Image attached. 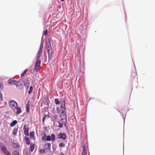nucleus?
Returning <instances> with one entry per match:
<instances>
[{"instance_id": "1", "label": "nucleus", "mask_w": 155, "mask_h": 155, "mask_svg": "<svg viewBox=\"0 0 155 155\" xmlns=\"http://www.w3.org/2000/svg\"><path fill=\"white\" fill-rule=\"evenodd\" d=\"M65 100L63 99L60 101V108L61 112L60 114V117L62 124L64 126L67 127V115L65 112Z\"/></svg>"}, {"instance_id": "2", "label": "nucleus", "mask_w": 155, "mask_h": 155, "mask_svg": "<svg viewBox=\"0 0 155 155\" xmlns=\"http://www.w3.org/2000/svg\"><path fill=\"white\" fill-rule=\"evenodd\" d=\"M48 54V58H51L53 53L50 41H49L46 44Z\"/></svg>"}, {"instance_id": "3", "label": "nucleus", "mask_w": 155, "mask_h": 155, "mask_svg": "<svg viewBox=\"0 0 155 155\" xmlns=\"http://www.w3.org/2000/svg\"><path fill=\"white\" fill-rule=\"evenodd\" d=\"M10 107L14 111L15 110L16 107L18 106L17 103L13 100L10 101L8 102Z\"/></svg>"}, {"instance_id": "4", "label": "nucleus", "mask_w": 155, "mask_h": 155, "mask_svg": "<svg viewBox=\"0 0 155 155\" xmlns=\"http://www.w3.org/2000/svg\"><path fill=\"white\" fill-rule=\"evenodd\" d=\"M0 149L2 150V152L4 153L8 152V151L7 149V148L3 143L0 142Z\"/></svg>"}, {"instance_id": "5", "label": "nucleus", "mask_w": 155, "mask_h": 155, "mask_svg": "<svg viewBox=\"0 0 155 155\" xmlns=\"http://www.w3.org/2000/svg\"><path fill=\"white\" fill-rule=\"evenodd\" d=\"M28 125H24L23 128V131L24 134L26 136H28L29 135L28 129Z\"/></svg>"}, {"instance_id": "6", "label": "nucleus", "mask_w": 155, "mask_h": 155, "mask_svg": "<svg viewBox=\"0 0 155 155\" xmlns=\"http://www.w3.org/2000/svg\"><path fill=\"white\" fill-rule=\"evenodd\" d=\"M45 149L47 152H48L50 150L51 144L50 143H46L44 145Z\"/></svg>"}, {"instance_id": "7", "label": "nucleus", "mask_w": 155, "mask_h": 155, "mask_svg": "<svg viewBox=\"0 0 155 155\" xmlns=\"http://www.w3.org/2000/svg\"><path fill=\"white\" fill-rule=\"evenodd\" d=\"M58 139H62L63 140H65L67 137L66 135L65 134L61 133L58 135Z\"/></svg>"}, {"instance_id": "8", "label": "nucleus", "mask_w": 155, "mask_h": 155, "mask_svg": "<svg viewBox=\"0 0 155 155\" xmlns=\"http://www.w3.org/2000/svg\"><path fill=\"white\" fill-rule=\"evenodd\" d=\"M8 83L10 84H14L17 86L18 85V84L19 83L18 82L12 79H10L9 80Z\"/></svg>"}, {"instance_id": "9", "label": "nucleus", "mask_w": 155, "mask_h": 155, "mask_svg": "<svg viewBox=\"0 0 155 155\" xmlns=\"http://www.w3.org/2000/svg\"><path fill=\"white\" fill-rule=\"evenodd\" d=\"M16 110L17 111L15 114L16 115H18L20 114L21 112V107H18V106L15 108V110Z\"/></svg>"}, {"instance_id": "10", "label": "nucleus", "mask_w": 155, "mask_h": 155, "mask_svg": "<svg viewBox=\"0 0 155 155\" xmlns=\"http://www.w3.org/2000/svg\"><path fill=\"white\" fill-rule=\"evenodd\" d=\"M83 150L82 152L81 155H87V153L86 150V147L85 146L83 145Z\"/></svg>"}, {"instance_id": "11", "label": "nucleus", "mask_w": 155, "mask_h": 155, "mask_svg": "<svg viewBox=\"0 0 155 155\" xmlns=\"http://www.w3.org/2000/svg\"><path fill=\"white\" fill-rule=\"evenodd\" d=\"M29 82L30 81L29 80H28V78L24 82V84L25 86H29L30 84Z\"/></svg>"}, {"instance_id": "12", "label": "nucleus", "mask_w": 155, "mask_h": 155, "mask_svg": "<svg viewBox=\"0 0 155 155\" xmlns=\"http://www.w3.org/2000/svg\"><path fill=\"white\" fill-rule=\"evenodd\" d=\"M42 47H41V49H39L37 54V59H39L40 58L41 54H42V50H41Z\"/></svg>"}, {"instance_id": "13", "label": "nucleus", "mask_w": 155, "mask_h": 155, "mask_svg": "<svg viewBox=\"0 0 155 155\" xmlns=\"http://www.w3.org/2000/svg\"><path fill=\"white\" fill-rule=\"evenodd\" d=\"M41 64V61L38 59H37L36 61L35 66L36 67H39Z\"/></svg>"}, {"instance_id": "14", "label": "nucleus", "mask_w": 155, "mask_h": 155, "mask_svg": "<svg viewBox=\"0 0 155 155\" xmlns=\"http://www.w3.org/2000/svg\"><path fill=\"white\" fill-rule=\"evenodd\" d=\"M18 128L15 127L12 131V134L13 135H15L17 132Z\"/></svg>"}, {"instance_id": "15", "label": "nucleus", "mask_w": 155, "mask_h": 155, "mask_svg": "<svg viewBox=\"0 0 155 155\" xmlns=\"http://www.w3.org/2000/svg\"><path fill=\"white\" fill-rule=\"evenodd\" d=\"M17 121L16 120H14L13 121L12 123H11L10 124V126L11 127H13L15 126L16 124L17 123Z\"/></svg>"}, {"instance_id": "16", "label": "nucleus", "mask_w": 155, "mask_h": 155, "mask_svg": "<svg viewBox=\"0 0 155 155\" xmlns=\"http://www.w3.org/2000/svg\"><path fill=\"white\" fill-rule=\"evenodd\" d=\"M35 148V145L34 144L31 143L30 145V150L31 152H32L34 150Z\"/></svg>"}, {"instance_id": "17", "label": "nucleus", "mask_w": 155, "mask_h": 155, "mask_svg": "<svg viewBox=\"0 0 155 155\" xmlns=\"http://www.w3.org/2000/svg\"><path fill=\"white\" fill-rule=\"evenodd\" d=\"M35 135V132L33 131L31 132L30 133V138H33Z\"/></svg>"}, {"instance_id": "18", "label": "nucleus", "mask_w": 155, "mask_h": 155, "mask_svg": "<svg viewBox=\"0 0 155 155\" xmlns=\"http://www.w3.org/2000/svg\"><path fill=\"white\" fill-rule=\"evenodd\" d=\"M51 140L52 141H54L55 140V135L52 134H51Z\"/></svg>"}, {"instance_id": "19", "label": "nucleus", "mask_w": 155, "mask_h": 155, "mask_svg": "<svg viewBox=\"0 0 155 155\" xmlns=\"http://www.w3.org/2000/svg\"><path fill=\"white\" fill-rule=\"evenodd\" d=\"M12 146L13 147L15 148H18L19 146L18 145V144L15 143H12Z\"/></svg>"}, {"instance_id": "20", "label": "nucleus", "mask_w": 155, "mask_h": 155, "mask_svg": "<svg viewBox=\"0 0 155 155\" xmlns=\"http://www.w3.org/2000/svg\"><path fill=\"white\" fill-rule=\"evenodd\" d=\"M54 102L56 105H59L60 103V102L57 98L55 99Z\"/></svg>"}, {"instance_id": "21", "label": "nucleus", "mask_w": 155, "mask_h": 155, "mask_svg": "<svg viewBox=\"0 0 155 155\" xmlns=\"http://www.w3.org/2000/svg\"><path fill=\"white\" fill-rule=\"evenodd\" d=\"M27 71V69H25V71H24V72L21 74V77H22L24 76V75L26 74Z\"/></svg>"}, {"instance_id": "22", "label": "nucleus", "mask_w": 155, "mask_h": 155, "mask_svg": "<svg viewBox=\"0 0 155 155\" xmlns=\"http://www.w3.org/2000/svg\"><path fill=\"white\" fill-rule=\"evenodd\" d=\"M33 91V87L32 86H30V87L29 90L28 91V93L29 94H31Z\"/></svg>"}, {"instance_id": "23", "label": "nucleus", "mask_w": 155, "mask_h": 155, "mask_svg": "<svg viewBox=\"0 0 155 155\" xmlns=\"http://www.w3.org/2000/svg\"><path fill=\"white\" fill-rule=\"evenodd\" d=\"M25 140L27 141L26 143L28 145H29L30 143V142L29 138L28 137H26L25 138Z\"/></svg>"}, {"instance_id": "24", "label": "nucleus", "mask_w": 155, "mask_h": 155, "mask_svg": "<svg viewBox=\"0 0 155 155\" xmlns=\"http://www.w3.org/2000/svg\"><path fill=\"white\" fill-rule=\"evenodd\" d=\"M46 140L47 141H49L51 140V137L49 135H48L47 136Z\"/></svg>"}, {"instance_id": "25", "label": "nucleus", "mask_w": 155, "mask_h": 155, "mask_svg": "<svg viewBox=\"0 0 155 155\" xmlns=\"http://www.w3.org/2000/svg\"><path fill=\"white\" fill-rule=\"evenodd\" d=\"M45 149H41L40 150V153H45Z\"/></svg>"}, {"instance_id": "26", "label": "nucleus", "mask_w": 155, "mask_h": 155, "mask_svg": "<svg viewBox=\"0 0 155 155\" xmlns=\"http://www.w3.org/2000/svg\"><path fill=\"white\" fill-rule=\"evenodd\" d=\"M13 153L14 155H19L18 152L17 150L14 151Z\"/></svg>"}, {"instance_id": "27", "label": "nucleus", "mask_w": 155, "mask_h": 155, "mask_svg": "<svg viewBox=\"0 0 155 155\" xmlns=\"http://www.w3.org/2000/svg\"><path fill=\"white\" fill-rule=\"evenodd\" d=\"M43 42H41V44L40 47L39 49H41V47H42L41 48V50H42V48H43Z\"/></svg>"}, {"instance_id": "28", "label": "nucleus", "mask_w": 155, "mask_h": 155, "mask_svg": "<svg viewBox=\"0 0 155 155\" xmlns=\"http://www.w3.org/2000/svg\"><path fill=\"white\" fill-rule=\"evenodd\" d=\"M59 146L60 147H64L65 146V144L63 143H61L59 144Z\"/></svg>"}, {"instance_id": "29", "label": "nucleus", "mask_w": 155, "mask_h": 155, "mask_svg": "<svg viewBox=\"0 0 155 155\" xmlns=\"http://www.w3.org/2000/svg\"><path fill=\"white\" fill-rule=\"evenodd\" d=\"M3 100V97L2 96V94L0 91V101H2Z\"/></svg>"}, {"instance_id": "30", "label": "nucleus", "mask_w": 155, "mask_h": 155, "mask_svg": "<svg viewBox=\"0 0 155 155\" xmlns=\"http://www.w3.org/2000/svg\"><path fill=\"white\" fill-rule=\"evenodd\" d=\"M56 110H57V113H59L60 112H61V111L60 110V108L58 107L57 108H56Z\"/></svg>"}, {"instance_id": "31", "label": "nucleus", "mask_w": 155, "mask_h": 155, "mask_svg": "<svg viewBox=\"0 0 155 155\" xmlns=\"http://www.w3.org/2000/svg\"><path fill=\"white\" fill-rule=\"evenodd\" d=\"M58 122L59 123L58 127L60 128H61L62 127V124L59 121H58Z\"/></svg>"}, {"instance_id": "32", "label": "nucleus", "mask_w": 155, "mask_h": 155, "mask_svg": "<svg viewBox=\"0 0 155 155\" xmlns=\"http://www.w3.org/2000/svg\"><path fill=\"white\" fill-rule=\"evenodd\" d=\"M3 88V86L1 84H0V91H2Z\"/></svg>"}, {"instance_id": "33", "label": "nucleus", "mask_w": 155, "mask_h": 155, "mask_svg": "<svg viewBox=\"0 0 155 155\" xmlns=\"http://www.w3.org/2000/svg\"><path fill=\"white\" fill-rule=\"evenodd\" d=\"M53 118L54 119L56 120L57 119L58 116L56 115H54L53 116Z\"/></svg>"}, {"instance_id": "34", "label": "nucleus", "mask_w": 155, "mask_h": 155, "mask_svg": "<svg viewBox=\"0 0 155 155\" xmlns=\"http://www.w3.org/2000/svg\"><path fill=\"white\" fill-rule=\"evenodd\" d=\"M5 155H11L9 151L4 153Z\"/></svg>"}, {"instance_id": "35", "label": "nucleus", "mask_w": 155, "mask_h": 155, "mask_svg": "<svg viewBox=\"0 0 155 155\" xmlns=\"http://www.w3.org/2000/svg\"><path fill=\"white\" fill-rule=\"evenodd\" d=\"M48 34V30L47 29H46L44 32V35H47Z\"/></svg>"}, {"instance_id": "36", "label": "nucleus", "mask_w": 155, "mask_h": 155, "mask_svg": "<svg viewBox=\"0 0 155 155\" xmlns=\"http://www.w3.org/2000/svg\"><path fill=\"white\" fill-rule=\"evenodd\" d=\"M39 68H34V71H36V72H37Z\"/></svg>"}, {"instance_id": "37", "label": "nucleus", "mask_w": 155, "mask_h": 155, "mask_svg": "<svg viewBox=\"0 0 155 155\" xmlns=\"http://www.w3.org/2000/svg\"><path fill=\"white\" fill-rule=\"evenodd\" d=\"M26 109H27V112H28V110L29 109V107H28L27 106Z\"/></svg>"}, {"instance_id": "38", "label": "nucleus", "mask_w": 155, "mask_h": 155, "mask_svg": "<svg viewBox=\"0 0 155 155\" xmlns=\"http://www.w3.org/2000/svg\"><path fill=\"white\" fill-rule=\"evenodd\" d=\"M29 86H25V88H26V91H27V90L28 89V87H29Z\"/></svg>"}, {"instance_id": "39", "label": "nucleus", "mask_w": 155, "mask_h": 155, "mask_svg": "<svg viewBox=\"0 0 155 155\" xmlns=\"http://www.w3.org/2000/svg\"><path fill=\"white\" fill-rule=\"evenodd\" d=\"M45 120V117H43V119H42V122L43 123H44V122Z\"/></svg>"}, {"instance_id": "40", "label": "nucleus", "mask_w": 155, "mask_h": 155, "mask_svg": "<svg viewBox=\"0 0 155 155\" xmlns=\"http://www.w3.org/2000/svg\"><path fill=\"white\" fill-rule=\"evenodd\" d=\"M47 117V115H46L45 116L43 117H45V118L46 117Z\"/></svg>"}, {"instance_id": "41", "label": "nucleus", "mask_w": 155, "mask_h": 155, "mask_svg": "<svg viewBox=\"0 0 155 155\" xmlns=\"http://www.w3.org/2000/svg\"><path fill=\"white\" fill-rule=\"evenodd\" d=\"M60 155H64V154L63 153H61Z\"/></svg>"}, {"instance_id": "42", "label": "nucleus", "mask_w": 155, "mask_h": 155, "mask_svg": "<svg viewBox=\"0 0 155 155\" xmlns=\"http://www.w3.org/2000/svg\"><path fill=\"white\" fill-rule=\"evenodd\" d=\"M61 0V1H64V0Z\"/></svg>"}, {"instance_id": "43", "label": "nucleus", "mask_w": 155, "mask_h": 155, "mask_svg": "<svg viewBox=\"0 0 155 155\" xmlns=\"http://www.w3.org/2000/svg\"><path fill=\"white\" fill-rule=\"evenodd\" d=\"M45 139V138H42V139L43 140V139Z\"/></svg>"}]
</instances>
